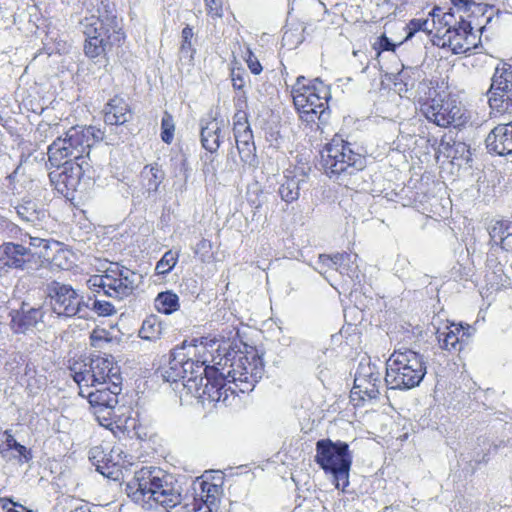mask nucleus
I'll return each mask as SVG.
<instances>
[{"label":"nucleus","instance_id":"37998d69","mask_svg":"<svg viewBox=\"0 0 512 512\" xmlns=\"http://www.w3.org/2000/svg\"><path fill=\"white\" fill-rule=\"evenodd\" d=\"M214 366L205 365V361L196 360V365L193 368V374L191 375L192 380H195L197 384L204 382L207 377L215 375Z\"/></svg>","mask_w":512,"mask_h":512},{"label":"nucleus","instance_id":"6e6552de","mask_svg":"<svg viewBox=\"0 0 512 512\" xmlns=\"http://www.w3.org/2000/svg\"><path fill=\"white\" fill-rule=\"evenodd\" d=\"M70 371L79 390L83 393L84 389L103 387L114 382L122 383L120 368L111 355H92L89 363L75 362L70 367Z\"/></svg>","mask_w":512,"mask_h":512},{"label":"nucleus","instance_id":"680f3d73","mask_svg":"<svg viewBox=\"0 0 512 512\" xmlns=\"http://www.w3.org/2000/svg\"><path fill=\"white\" fill-rule=\"evenodd\" d=\"M350 261V254L349 253H337L332 256V266L331 268H335L336 270L340 269V265L343 264V262H349Z\"/></svg>","mask_w":512,"mask_h":512},{"label":"nucleus","instance_id":"49530a36","mask_svg":"<svg viewBox=\"0 0 512 512\" xmlns=\"http://www.w3.org/2000/svg\"><path fill=\"white\" fill-rule=\"evenodd\" d=\"M408 29V38L419 31L432 33L430 19H413L408 23Z\"/></svg>","mask_w":512,"mask_h":512},{"label":"nucleus","instance_id":"3c124183","mask_svg":"<svg viewBox=\"0 0 512 512\" xmlns=\"http://www.w3.org/2000/svg\"><path fill=\"white\" fill-rule=\"evenodd\" d=\"M251 130L245 112H237L234 115V135Z\"/></svg>","mask_w":512,"mask_h":512},{"label":"nucleus","instance_id":"e433bc0d","mask_svg":"<svg viewBox=\"0 0 512 512\" xmlns=\"http://www.w3.org/2000/svg\"><path fill=\"white\" fill-rule=\"evenodd\" d=\"M162 333V323L156 316L147 317L141 326L139 336L145 340H156Z\"/></svg>","mask_w":512,"mask_h":512},{"label":"nucleus","instance_id":"0e129e2a","mask_svg":"<svg viewBox=\"0 0 512 512\" xmlns=\"http://www.w3.org/2000/svg\"><path fill=\"white\" fill-rule=\"evenodd\" d=\"M211 248V243L209 240H206V239H201L197 245H196V248H195V253H199L200 251L202 250H208Z\"/></svg>","mask_w":512,"mask_h":512},{"label":"nucleus","instance_id":"5701e85b","mask_svg":"<svg viewBox=\"0 0 512 512\" xmlns=\"http://www.w3.org/2000/svg\"><path fill=\"white\" fill-rule=\"evenodd\" d=\"M31 256L30 248L22 244L5 242L0 245V270L24 269Z\"/></svg>","mask_w":512,"mask_h":512},{"label":"nucleus","instance_id":"bf43d9fd","mask_svg":"<svg viewBox=\"0 0 512 512\" xmlns=\"http://www.w3.org/2000/svg\"><path fill=\"white\" fill-rule=\"evenodd\" d=\"M373 47L375 50H378V52L381 51H392L395 48L394 43L391 42V40L385 35L382 34L377 38L375 43L373 44Z\"/></svg>","mask_w":512,"mask_h":512},{"label":"nucleus","instance_id":"39448f33","mask_svg":"<svg viewBox=\"0 0 512 512\" xmlns=\"http://www.w3.org/2000/svg\"><path fill=\"white\" fill-rule=\"evenodd\" d=\"M426 372L423 355L411 349L400 348L386 362L385 383L389 389L409 390L419 386Z\"/></svg>","mask_w":512,"mask_h":512},{"label":"nucleus","instance_id":"f704fd0d","mask_svg":"<svg viewBox=\"0 0 512 512\" xmlns=\"http://www.w3.org/2000/svg\"><path fill=\"white\" fill-rule=\"evenodd\" d=\"M65 127L60 122L48 123L40 122L35 130L34 138L39 142L45 143L49 139H60Z\"/></svg>","mask_w":512,"mask_h":512},{"label":"nucleus","instance_id":"1a4fd4ad","mask_svg":"<svg viewBox=\"0 0 512 512\" xmlns=\"http://www.w3.org/2000/svg\"><path fill=\"white\" fill-rule=\"evenodd\" d=\"M420 111L427 120L440 127H460L469 121L466 110L459 101L433 97L421 104Z\"/></svg>","mask_w":512,"mask_h":512},{"label":"nucleus","instance_id":"bb28decb","mask_svg":"<svg viewBox=\"0 0 512 512\" xmlns=\"http://www.w3.org/2000/svg\"><path fill=\"white\" fill-rule=\"evenodd\" d=\"M234 137L241 161L249 167L256 168L258 159L252 131L242 132L234 135Z\"/></svg>","mask_w":512,"mask_h":512},{"label":"nucleus","instance_id":"b1692460","mask_svg":"<svg viewBox=\"0 0 512 512\" xmlns=\"http://www.w3.org/2000/svg\"><path fill=\"white\" fill-rule=\"evenodd\" d=\"M486 147L500 156L512 154V121L496 126L486 137Z\"/></svg>","mask_w":512,"mask_h":512},{"label":"nucleus","instance_id":"dca6fc26","mask_svg":"<svg viewBox=\"0 0 512 512\" xmlns=\"http://www.w3.org/2000/svg\"><path fill=\"white\" fill-rule=\"evenodd\" d=\"M106 287L104 295L121 300L133 293L137 287V274L128 268L111 264L106 269Z\"/></svg>","mask_w":512,"mask_h":512},{"label":"nucleus","instance_id":"338daca9","mask_svg":"<svg viewBox=\"0 0 512 512\" xmlns=\"http://www.w3.org/2000/svg\"><path fill=\"white\" fill-rule=\"evenodd\" d=\"M22 511L15 510L13 507H7V505L2 506L3 512H33L32 510H28L24 506L20 505Z\"/></svg>","mask_w":512,"mask_h":512},{"label":"nucleus","instance_id":"9d476101","mask_svg":"<svg viewBox=\"0 0 512 512\" xmlns=\"http://www.w3.org/2000/svg\"><path fill=\"white\" fill-rule=\"evenodd\" d=\"M52 310L59 316L85 318L89 303L84 300L70 285L57 281L51 282L48 287Z\"/></svg>","mask_w":512,"mask_h":512},{"label":"nucleus","instance_id":"393cba45","mask_svg":"<svg viewBox=\"0 0 512 512\" xmlns=\"http://www.w3.org/2000/svg\"><path fill=\"white\" fill-rule=\"evenodd\" d=\"M223 123L216 118H203L200 121L201 144L204 149L214 153L221 144V130Z\"/></svg>","mask_w":512,"mask_h":512},{"label":"nucleus","instance_id":"c9c22d12","mask_svg":"<svg viewBox=\"0 0 512 512\" xmlns=\"http://www.w3.org/2000/svg\"><path fill=\"white\" fill-rule=\"evenodd\" d=\"M154 304L158 312L169 315L178 310L179 298L172 291H165L157 295Z\"/></svg>","mask_w":512,"mask_h":512},{"label":"nucleus","instance_id":"09e8293b","mask_svg":"<svg viewBox=\"0 0 512 512\" xmlns=\"http://www.w3.org/2000/svg\"><path fill=\"white\" fill-rule=\"evenodd\" d=\"M88 309L95 311L99 316H110L116 312L114 306L105 300L95 299Z\"/></svg>","mask_w":512,"mask_h":512},{"label":"nucleus","instance_id":"79ce46f5","mask_svg":"<svg viewBox=\"0 0 512 512\" xmlns=\"http://www.w3.org/2000/svg\"><path fill=\"white\" fill-rule=\"evenodd\" d=\"M175 123L173 116L167 111L164 112L161 121V139L166 144H170L174 138Z\"/></svg>","mask_w":512,"mask_h":512},{"label":"nucleus","instance_id":"f03ea898","mask_svg":"<svg viewBox=\"0 0 512 512\" xmlns=\"http://www.w3.org/2000/svg\"><path fill=\"white\" fill-rule=\"evenodd\" d=\"M128 487L136 488L134 495L137 500L141 496L150 506L153 502L168 512L175 511L183 501L180 486L173 476L159 467L143 466L135 472Z\"/></svg>","mask_w":512,"mask_h":512},{"label":"nucleus","instance_id":"de8ad7c7","mask_svg":"<svg viewBox=\"0 0 512 512\" xmlns=\"http://www.w3.org/2000/svg\"><path fill=\"white\" fill-rule=\"evenodd\" d=\"M16 439L9 430L0 433V454L3 458L7 457V453L16 445Z\"/></svg>","mask_w":512,"mask_h":512},{"label":"nucleus","instance_id":"c756f323","mask_svg":"<svg viewBox=\"0 0 512 512\" xmlns=\"http://www.w3.org/2000/svg\"><path fill=\"white\" fill-rule=\"evenodd\" d=\"M15 209L22 221L32 225H38L46 217V210L34 200H23Z\"/></svg>","mask_w":512,"mask_h":512},{"label":"nucleus","instance_id":"5fc2aeb1","mask_svg":"<svg viewBox=\"0 0 512 512\" xmlns=\"http://www.w3.org/2000/svg\"><path fill=\"white\" fill-rule=\"evenodd\" d=\"M12 450L16 452L14 458L17 459L20 464L28 463L33 457L31 450L18 442H16V445Z\"/></svg>","mask_w":512,"mask_h":512},{"label":"nucleus","instance_id":"9b49d317","mask_svg":"<svg viewBox=\"0 0 512 512\" xmlns=\"http://www.w3.org/2000/svg\"><path fill=\"white\" fill-rule=\"evenodd\" d=\"M56 168L49 173V179L51 185L65 197H69L78 189L84 177L92 178V166L86 159L64 161L61 166Z\"/></svg>","mask_w":512,"mask_h":512},{"label":"nucleus","instance_id":"a19ab883","mask_svg":"<svg viewBox=\"0 0 512 512\" xmlns=\"http://www.w3.org/2000/svg\"><path fill=\"white\" fill-rule=\"evenodd\" d=\"M54 248L55 254L53 256H51L49 252H41L39 256L45 258L46 260H51V263L60 269H69L70 263L68 262L67 258L69 252L61 249L59 246Z\"/></svg>","mask_w":512,"mask_h":512},{"label":"nucleus","instance_id":"774afa93","mask_svg":"<svg viewBox=\"0 0 512 512\" xmlns=\"http://www.w3.org/2000/svg\"><path fill=\"white\" fill-rule=\"evenodd\" d=\"M9 224L7 223V221L4 219V217H2L0 215V228H3V227H8Z\"/></svg>","mask_w":512,"mask_h":512},{"label":"nucleus","instance_id":"6e6d98bb","mask_svg":"<svg viewBox=\"0 0 512 512\" xmlns=\"http://www.w3.org/2000/svg\"><path fill=\"white\" fill-rule=\"evenodd\" d=\"M173 512H213L208 507H199V502L196 497L192 499L191 503L181 504Z\"/></svg>","mask_w":512,"mask_h":512},{"label":"nucleus","instance_id":"a211bd4d","mask_svg":"<svg viewBox=\"0 0 512 512\" xmlns=\"http://www.w3.org/2000/svg\"><path fill=\"white\" fill-rule=\"evenodd\" d=\"M228 377L225 373V368L219 372L215 370V375L207 377L204 382L197 384L196 382H190L188 385V393L196 398L208 400L211 402L225 401L227 398L226 383Z\"/></svg>","mask_w":512,"mask_h":512},{"label":"nucleus","instance_id":"2eb2a0df","mask_svg":"<svg viewBox=\"0 0 512 512\" xmlns=\"http://www.w3.org/2000/svg\"><path fill=\"white\" fill-rule=\"evenodd\" d=\"M185 349V342L181 347L175 348L170 354L168 365L158 369L157 375L165 382L182 380V385L188 390L196 360L188 358Z\"/></svg>","mask_w":512,"mask_h":512},{"label":"nucleus","instance_id":"f3484780","mask_svg":"<svg viewBox=\"0 0 512 512\" xmlns=\"http://www.w3.org/2000/svg\"><path fill=\"white\" fill-rule=\"evenodd\" d=\"M382 374L377 365L370 362H360L358 365L352 394L359 395L361 399H376L380 394Z\"/></svg>","mask_w":512,"mask_h":512},{"label":"nucleus","instance_id":"603ef678","mask_svg":"<svg viewBox=\"0 0 512 512\" xmlns=\"http://www.w3.org/2000/svg\"><path fill=\"white\" fill-rule=\"evenodd\" d=\"M106 278H107V273L105 270L104 274H102V275L91 276L87 281V285L91 290H94L96 292H100V290H102L104 292L106 283H107Z\"/></svg>","mask_w":512,"mask_h":512},{"label":"nucleus","instance_id":"864d4df0","mask_svg":"<svg viewBox=\"0 0 512 512\" xmlns=\"http://www.w3.org/2000/svg\"><path fill=\"white\" fill-rule=\"evenodd\" d=\"M29 239V245L32 247H40L43 245V248L45 249V252H48L49 250H52L53 247H58L59 243L56 241H49L47 239L37 237V236H31L29 234L26 235Z\"/></svg>","mask_w":512,"mask_h":512},{"label":"nucleus","instance_id":"58836bf2","mask_svg":"<svg viewBox=\"0 0 512 512\" xmlns=\"http://www.w3.org/2000/svg\"><path fill=\"white\" fill-rule=\"evenodd\" d=\"M179 252L168 250L164 253L162 258L157 262L155 271L158 275L168 274L177 264Z\"/></svg>","mask_w":512,"mask_h":512},{"label":"nucleus","instance_id":"8fccbe9b","mask_svg":"<svg viewBox=\"0 0 512 512\" xmlns=\"http://www.w3.org/2000/svg\"><path fill=\"white\" fill-rule=\"evenodd\" d=\"M207 14L213 19L223 17V1L222 0H204Z\"/></svg>","mask_w":512,"mask_h":512},{"label":"nucleus","instance_id":"052dcab7","mask_svg":"<svg viewBox=\"0 0 512 512\" xmlns=\"http://www.w3.org/2000/svg\"><path fill=\"white\" fill-rule=\"evenodd\" d=\"M452 148L454 149L455 154H459L463 159L469 160L471 152L467 144L460 141H454Z\"/></svg>","mask_w":512,"mask_h":512},{"label":"nucleus","instance_id":"7ed1b4c3","mask_svg":"<svg viewBox=\"0 0 512 512\" xmlns=\"http://www.w3.org/2000/svg\"><path fill=\"white\" fill-rule=\"evenodd\" d=\"M104 132L95 126L76 125L64 130L60 139H54L48 146V160L59 167L64 161L90 160L91 147L103 139Z\"/></svg>","mask_w":512,"mask_h":512},{"label":"nucleus","instance_id":"ea45409f","mask_svg":"<svg viewBox=\"0 0 512 512\" xmlns=\"http://www.w3.org/2000/svg\"><path fill=\"white\" fill-rule=\"evenodd\" d=\"M182 43L180 47L181 58L193 59L194 48L192 46L193 29L189 25L185 26L181 32Z\"/></svg>","mask_w":512,"mask_h":512},{"label":"nucleus","instance_id":"412c9836","mask_svg":"<svg viewBox=\"0 0 512 512\" xmlns=\"http://www.w3.org/2000/svg\"><path fill=\"white\" fill-rule=\"evenodd\" d=\"M121 384L114 382L103 387L98 386L88 390L84 389V393L79 390V394L87 398L91 406L98 408L99 411L107 410L110 416L112 410L118 404V395L122 390Z\"/></svg>","mask_w":512,"mask_h":512},{"label":"nucleus","instance_id":"0eeeda50","mask_svg":"<svg viewBox=\"0 0 512 512\" xmlns=\"http://www.w3.org/2000/svg\"><path fill=\"white\" fill-rule=\"evenodd\" d=\"M314 461L333 477L337 489L342 491L349 485V471L352 465V454L349 445L342 441L320 439L316 442Z\"/></svg>","mask_w":512,"mask_h":512},{"label":"nucleus","instance_id":"72a5a7b5","mask_svg":"<svg viewBox=\"0 0 512 512\" xmlns=\"http://www.w3.org/2000/svg\"><path fill=\"white\" fill-rule=\"evenodd\" d=\"M200 489L199 499H197L199 507H208L213 511V507L216 506L219 500L220 486L208 481H201Z\"/></svg>","mask_w":512,"mask_h":512},{"label":"nucleus","instance_id":"aec40b11","mask_svg":"<svg viewBox=\"0 0 512 512\" xmlns=\"http://www.w3.org/2000/svg\"><path fill=\"white\" fill-rule=\"evenodd\" d=\"M123 454L124 451L120 446L111 448L109 454H106L102 447L95 446L89 451V460L100 474L107 478L116 479L120 468L123 466Z\"/></svg>","mask_w":512,"mask_h":512},{"label":"nucleus","instance_id":"6ab92c4d","mask_svg":"<svg viewBox=\"0 0 512 512\" xmlns=\"http://www.w3.org/2000/svg\"><path fill=\"white\" fill-rule=\"evenodd\" d=\"M454 11L459 13V19L474 26L476 32L482 33L491 15H486L488 6L481 0H451Z\"/></svg>","mask_w":512,"mask_h":512},{"label":"nucleus","instance_id":"473e14b6","mask_svg":"<svg viewBox=\"0 0 512 512\" xmlns=\"http://www.w3.org/2000/svg\"><path fill=\"white\" fill-rule=\"evenodd\" d=\"M429 14L431 16L432 31L435 30V40H439L443 32L447 28H452L455 25V21H457L453 13H445L439 7H435Z\"/></svg>","mask_w":512,"mask_h":512},{"label":"nucleus","instance_id":"c85d7f7f","mask_svg":"<svg viewBox=\"0 0 512 512\" xmlns=\"http://www.w3.org/2000/svg\"><path fill=\"white\" fill-rule=\"evenodd\" d=\"M490 241L500 245L504 250L512 249V223L508 220H497L488 228Z\"/></svg>","mask_w":512,"mask_h":512},{"label":"nucleus","instance_id":"20e7f679","mask_svg":"<svg viewBox=\"0 0 512 512\" xmlns=\"http://www.w3.org/2000/svg\"><path fill=\"white\" fill-rule=\"evenodd\" d=\"M321 164L327 176L335 178L339 184L349 187L356 176L366 166L365 157L352 148V144L342 138H333L321 154Z\"/></svg>","mask_w":512,"mask_h":512},{"label":"nucleus","instance_id":"4be33fe9","mask_svg":"<svg viewBox=\"0 0 512 512\" xmlns=\"http://www.w3.org/2000/svg\"><path fill=\"white\" fill-rule=\"evenodd\" d=\"M309 171V167H294L284 172L283 180L278 189V194L283 201L292 203L299 198L300 189L306 184Z\"/></svg>","mask_w":512,"mask_h":512},{"label":"nucleus","instance_id":"a878e982","mask_svg":"<svg viewBox=\"0 0 512 512\" xmlns=\"http://www.w3.org/2000/svg\"><path fill=\"white\" fill-rule=\"evenodd\" d=\"M132 112L128 103L121 97L115 96L104 108V122L111 127L121 126L130 121Z\"/></svg>","mask_w":512,"mask_h":512},{"label":"nucleus","instance_id":"69168bd1","mask_svg":"<svg viewBox=\"0 0 512 512\" xmlns=\"http://www.w3.org/2000/svg\"><path fill=\"white\" fill-rule=\"evenodd\" d=\"M319 262L321 264L326 265L329 268H331V266H332V256L321 254V255H319Z\"/></svg>","mask_w":512,"mask_h":512},{"label":"nucleus","instance_id":"13d9d810","mask_svg":"<svg viewBox=\"0 0 512 512\" xmlns=\"http://www.w3.org/2000/svg\"><path fill=\"white\" fill-rule=\"evenodd\" d=\"M246 63L250 71L255 75L260 74L263 70L258 58L249 49L247 50Z\"/></svg>","mask_w":512,"mask_h":512},{"label":"nucleus","instance_id":"cd10ccee","mask_svg":"<svg viewBox=\"0 0 512 512\" xmlns=\"http://www.w3.org/2000/svg\"><path fill=\"white\" fill-rule=\"evenodd\" d=\"M44 312L41 308L25 309L23 305L21 312L12 318V325L16 333H26L32 330L43 318Z\"/></svg>","mask_w":512,"mask_h":512},{"label":"nucleus","instance_id":"2f4dec72","mask_svg":"<svg viewBox=\"0 0 512 512\" xmlns=\"http://www.w3.org/2000/svg\"><path fill=\"white\" fill-rule=\"evenodd\" d=\"M420 76L417 68L404 67L394 79V87L398 94L401 97L407 96V93L414 89Z\"/></svg>","mask_w":512,"mask_h":512},{"label":"nucleus","instance_id":"423d86ee","mask_svg":"<svg viewBox=\"0 0 512 512\" xmlns=\"http://www.w3.org/2000/svg\"><path fill=\"white\" fill-rule=\"evenodd\" d=\"M305 82L304 76L297 77L291 90L293 103L300 118L307 123H313L316 119L326 122L329 117L327 109L331 98L330 87L319 78L308 84Z\"/></svg>","mask_w":512,"mask_h":512},{"label":"nucleus","instance_id":"f257e3e1","mask_svg":"<svg viewBox=\"0 0 512 512\" xmlns=\"http://www.w3.org/2000/svg\"><path fill=\"white\" fill-rule=\"evenodd\" d=\"M97 12L98 15L85 16L80 21L86 36L84 53L90 59L105 57L113 46H120L125 40L114 5L102 0Z\"/></svg>","mask_w":512,"mask_h":512},{"label":"nucleus","instance_id":"7c9ffc66","mask_svg":"<svg viewBox=\"0 0 512 512\" xmlns=\"http://www.w3.org/2000/svg\"><path fill=\"white\" fill-rule=\"evenodd\" d=\"M465 336L468 337V332L461 325H452L447 327L445 331H438L440 346L448 351L460 350V343L464 340Z\"/></svg>","mask_w":512,"mask_h":512},{"label":"nucleus","instance_id":"f8f14e48","mask_svg":"<svg viewBox=\"0 0 512 512\" xmlns=\"http://www.w3.org/2000/svg\"><path fill=\"white\" fill-rule=\"evenodd\" d=\"M263 364L261 359L253 355L251 359L243 353H235L227 371L229 383L239 382L241 392L252 390L256 383L262 378Z\"/></svg>","mask_w":512,"mask_h":512},{"label":"nucleus","instance_id":"ddd939ff","mask_svg":"<svg viewBox=\"0 0 512 512\" xmlns=\"http://www.w3.org/2000/svg\"><path fill=\"white\" fill-rule=\"evenodd\" d=\"M474 26L465 23L461 19L455 21L452 28H447L439 37V40H433L434 44L440 47H449L454 54H463L477 47L480 41Z\"/></svg>","mask_w":512,"mask_h":512},{"label":"nucleus","instance_id":"4468645a","mask_svg":"<svg viewBox=\"0 0 512 512\" xmlns=\"http://www.w3.org/2000/svg\"><path fill=\"white\" fill-rule=\"evenodd\" d=\"M488 102L492 110L499 113L512 112V68L503 64L497 67L488 91Z\"/></svg>","mask_w":512,"mask_h":512},{"label":"nucleus","instance_id":"c03bdc74","mask_svg":"<svg viewBox=\"0 0 512 512\" xmlns=\"http://www.w3.org/2000/svg\"><path fill=\"white\" fill-rule=\"evenodd\" d=\"M112 339L109 337V333L105 329H95L90 334V344L94 348L105 349L106 346L110 345Z\"/></svg>","mask_w":512,"mask_h":512},{"label":"nucleus","instance_id":"a18cd8bd","mask_svg":"<svg viewBox=\"0 0 512 512\" xmlns=\"http://www.w3.org/2000/svg\"><path fill=\"white\" fill-rule=\"evenodd\" d=\"M303 41L302 33L298 29H289L283 33L282 44L289 48H296Z\"/></svg>","mask_w":512,"mask_h":512},{"label":"nucleus","instance_id":"4c0bfd02","mask_svg":"<svg viewBox=\"0 0 512 512\" xmlns=\"http://www.w3.org/2000/svg\"><path fill=\"white\" fill-rule=\"evenodd\" d=\"M142 175L148 180V190L156 192L164 179V172L157 163L144 167Z\"/></svg>","mask_w":512,"mask_h":512},{"label":"nucleus","instance_id":"e2e57ef3","mask_svg":"<svg viewBox=\"0 0 512 512\" xmlns=\"http://www.w3.org/2000/svg\"><path fill=\"white\" fill-rule=\"evenodd\" d=\"M232 85L234 89L241 90L244 87L245 81L240 71H232Z\"/></svg>","mask_w":512,"mask_h":512},{"label":"nucleus","instance_id":"4d7b16f0","mask_svg":"<svg viewBox=\"0 0 512 512\" xmlns=\"http://www.w3.org/2000/svg\"><path fill=\"white\" fill-rule=\"evenodd\" d=\"M357 257L358 256L356 254H354V255L350 254V261L343 262V264L340 265V269H339L340 273L352 278L357 272V265H356Z\"/></svg>","mask_w":512,"mask_h":512}]
</instances>
